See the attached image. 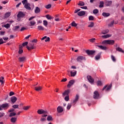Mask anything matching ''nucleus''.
I'll list each match as a JSON object with an SVG mask.
<instances>
[{
  "label": "nucleus",
  "mask_w": 124,
  "mask_h": 124,
  "mask_svg": "<svg viewBox=\"0 0 124 124\" xmlns=\"http://www.w3.org/2000/svg\"><path fill=\"white\" fill-rule=\"evenodd\" d=\"M115 43V41L113 40H107L102 42V44H108V45H113Z\"/></svg>",
  "instance_id": "nucleus-1"
},
{
  "label": "nucleus",
  "mask_w": 124,
  "mask_h": 124,
  "mask_svg": "<svg viewBox=\"0 0 124 124\" xmlns=\"http://www.w3.org/2000/svg\"><path fill=\"white\" fill-rule=\"evenodd\" d=\"M25 16H26V15L23 13V12H19L17 15V20L20 21V20H21V18H24Z\"/></svg>",
  "instance_id": "nucleus-2"
},
{
  "label": "nucleus",
  "mask_w": 124,
  "mask_h": 124,
  "mask_svg": "<svg viewBox=\"0 0 124 124\" xmlns=\"http://www.w3.org/2000/svg\"><path fill=\"white\" fill-rule=\"evenodd\" d=\"M77 61L78 62H82V61H86V58L82 56H79L78 57Z\"/></svg>",
  "instance_id": "nucleus-3"
},
{
  "label": "nucleus",
  "mask_w": 124,
  "mask_h": 124,
  "mask_svg": "<svg viewBox=\"0 0 124 124\" xmlns=\"http://www.w3.org/2000/svg\"><path fill=\"white\" fill-rule=\"evenodd\" d=\"M93 97L94 99H98L99 98V93L97 91H95L93 93Z\"/></svg>",
  "instance_id": "nucleus-4"
},
{
  "label": "nucleus",
  "mask_w": 124,
  "mask_h": 124,
  "mask_svg": "<svg viewBox=\"0 0 124 124\" xmlns=\"http://www.w3.org/2000/svg\"><path fill=\"white\" fill-rule=\"evenodd\" d=\"M9 104L8 103H4L2 104L1 105H0V109H1V108H6L7 109L9 108L10 107Z\"/></svg>",
  "instance_id": "nucleus-5"
},
{
  "label": "nucleus",
  "mask_w": 124,
  "mask_h": 124,
  "mask_svg": "<svg viewBox=\"0 0 124 124\" xmlns=\"http://www.w3.org/2000/svg\"><path fill=\"white\" fill-rule=\"evenodd\" d=\"M86 53L88 55V56H92L95 53V50H86Z\"/></svg>",
  "instance_id": "nucleus-6"
},
{
  "label": "nucleus",
  "mask_w": 124,
  "mask_h": 124,
  "mask_svg": "<svg viewBox=\"0 0 124 124\" xmlns=\"http://www.w3.org/2000/svg\"><path fill=\"white\" fill-rule=\"evenodd\" d=\"M78 99H79V95L77 94L76 95L75 99L72 102V104H73L74 105H75V104L77 103Z\"/></svg>",
  "instance_id": "nucleus-7"
},
{
  "label": "nucleus",
  "mask_w": 124,
  "mask_h": 124,
  "mask_svg": "<svg viewBox=\"0 0 124 124\" xmlns=\"http://www.w3.org/2000/svg\"><path fill=\"white\" fill-rule=\"evenodd\" d=\"M17 101V98L16 96L11 97V102L12 104H14Z\"/></svg>",
  "instance_id": "nucleus-8"
},
{
  "label": "nucleus",
  "mask_w": 124,
  "mask_h": 124,
  "mask_svg": "<svg viewBox=\"0 0 124 124\" xmlns=\"http://www.w3.org/2000/svg\"><path fill=\"white\" fill-rule=\"evenodd\" d=\"M24 7L26 8V9H27V10H31V4L29 3H26L24 5Z\"/></svg>",
  "instance_id": "nucleus-9"
},
{
  "label": "nucleus",
  "mask_w": 124,
  "mask_h": 124,
  "mask_svg": "<svg viewBox=\"0 0 124 124\" xmlns=\"http://www.w3.org/2000/svg\"><path fill=\"white\" fill-rule=\"evenodd\" d=\"M70 93V90H65L62 94V96H65V95H68Z\"/></svg>",
  "instance_id": "nucleus-10"
},
{
  "label": "nucleus",
  "mask_w": 124,
  "mask_h": 124,
  "mask_svg": "<svg viewBox=\"0 0 124 124\" xmlns=\"http://www.w3.org/2000/svg\"><path fill=\"white\" fill-rule=\"evenodd\" d=\"M75 81L74 79H72L69 81V83L68 84L67 87V88H70V87H71L72 86V85H73V84H74L75 83Z\"/></svg>",
  "instance_id": "nucleus-11"
},
{
  "label": "nucleus",
  "mask_w": 124,
  "mask_h": 124,
  "mask_svg": "<svg viewBox=\"0 0 124 124\" xmlns=\"http://www.w3.org/2000/svg\"><path fill=\"white\" fill-rule=\"evenodd\" d=\"M87 78L90 83H93V82L94 81L93 78L91 76H88Z\"/></svg>",
  "instance_id": "nucleus-12"
},
{
  "label": "nucleus",
  "mask_w": 124,
  "mask_h": 124,
  "mask_svg": "<svg viewBox=\"0 0 124 124\" xmlns=\"http://www.w3.org/2000/svg\"><path fill=\"white\" fill-rule=\"evenodd\" d=\"M37 113L39 114V115H41L42 114H45L46 113V111L43 109H39L37 111Z\"/></svg>",
  "instance_id": "nucleus-13"
},
{
  "label": "nucleus",
  "mask_w": 124,
  "mask_h": 124,
  "mask_svg": "<svg viewBox=\"0 0 124 124\" xmlns=\"http://www.w3.org/2000/svg\"><path fill=\"white\" fill-rule=\"evenodd\" d=\"M105 4L107 6H111V5H112V1H106L105 2Z\"/></svg>",
  "instance_id": "nucleus-14"
},
{
  "label": "nucleus",
  "mask_w": 124,
  "mask_h": 124,
  "mask_svg": "<svg viewBox=\"0 0 124 124\" xmlns=\"http://www.w3.org/2000/svg\"><path fill=\"white\" fill-rule=\"evenodd\" d=\"M86 15V12L84 11H80L78 13V16H84Z\"/></svg>",
  "instance_id": "nucleus-15"
},
{
  "label": "nucleus",
  "mask_w": 124,
  "mask_h": 124,
  "mask_svg": "<svg viewBox=\"0 0 124 124\" xmlns=\"http://www.w3.org/2000/svg\"><path fill=\"white\" fill-rule=\"evenodd\" d=\"M18 61L19 62H25V61H26V57H19Z\"/></svg>",
  "instance_id": "nucleus-16"
},
{
  "label": "nucleus",
  "mask_w": 124,
  "mask_h": 124,
  "mask_svg": "<svg viewBox=\"0 0 124 124\" xmlns=\"http://www.w3.org/2000/svg\"><path fill=\"white\" fill-rule=\"evenodd\" d=\"M44 39H45V42H49L50 41V38L49 37L47 38V36H45L42 38V40H44Z\"/></svg>",
  "instance_id": "nucleus-17"
},
{
  "label": "nucleus",
  "mask_w": 124,
  "mask_h": 124,
  "mask_svg": "<svg viewBox=\"0 0 124 124\" xmlns=\"http://www.w3.org/2000/svg\"><path fill=\"white\" fill-rule=\"evenodd\" d=\"M116 50L118 52H120V53H123V54H124V50H123V49L120 47H116Z\"/></svg>",
  "instance_id": "nucleus-18"
},
{
  "label": "nucleus",
  "mask_w": 124,
  "mask_h": 124,
  "mask_svg": "<svg viewBox=\"0 0 124 124\" xmlns=\"http://www.w3.org/2000/svg\"><path fill=\"white\" fill-rule=\"evenodd\" d=\"M101 56V52H100L98 54V55H96L95 57V59L96 61H98L99 59H100V56Z\"/></svg>",
  "instance_id": "nucleus-19"
},
{
  "label": "nucleus",
  "mask_w": 124,
  "mask_h": 124,
  "mask_svg": "<svg viewBox=\"0 0 124 124\" xmlns=\"http://www.w3.org/2000/svg\"><path fill=\"white\" fill-rule=\"evenodd\" d=\"M34 12L36 13V14H38V13L40 12V8H39L38 7H36Z\"/></svg>",
  "instance_id": "nucleus-20"
},
{
  "label": "nucleus",
  "mask_w": 124,
  "mask_h": 124,
  "mask_svg": "<svg viewBox=\"0 0 124 124\" xmlns=\"http://www.w3.org/2000/svg\"><path fill=\"white\" fill-rule=\"evenodd\" d=\"M101 50H107V47L106 46H97Z\"/></svg>",
  "instance_id": "nucleus-21"
},
{
  "label": "nucleus",
  "mask_w": 124,
  "mask_h": 124,
  "mask_svg": "<svg viewBox=\"0 0 124 124\" xmlns=\"http://www.w3.org/2000/svg\"><path fill=\"white\" fill-rule=\"evenodd\" d=\"M19 28L20 26H15L13 28V31H18V30H19Z\"/></svg>",
  "instance_id": "nucleus-22"
},
{
  "label": "nucleus",
  "mask_w": 124,
  "mask_h": 124,
  "mask_svg": "<svg viewBox=\"0 0 124 124\" xmlns=\"http://www.w3.org/2000/svg\"><path fill=\"white\" fill-rule=\"evenodd\" d=\"M42 90V87L41 86L39 87H35V90L37 92H39V91H41Z\"/></svg>",
  "instance_id": "nucleus-23"
},
{
  "label": "nucleus",
  "mask_w": 124,
  "mask_h": 124,
  "mask_svg": "<svg viewBox=\"0 0 124 124\" xmlns=\"http://www.w3.org/2000/svg\"><path fill=\"white\" fill-rule=\"evenodd\" d=\"M70 73H71V76L72 77H74V76H75V75H76V74H77V71H74V72L71 71Z\"/></svg>",
  "instance_id": "nucleus-24"
},
{
  "label": "nucleus",
  "mask_w": 124,
  "mask_h": 124,
  "mask_svg": "<svg viewBox=\"0 0 124 124\" xmlns=\"http://www.w3.org/2000/svg\"><path fill=\"white\" fill-rule=\"evenodd\" d=\"M102 16L104 17H109V16H110V13H103Z\"/></svg>",
  "instance_id": "nucleus-25"
},
{
  "label": "nucleus",
  "mask_w": 124,
  "mask_h": 124,
  "mask_svg": "<svg viewBox=\"0 0 124 124\" xmlns=\"http://www.w3.org/2000/svg\"><path fill=\"white\" fill-rule=\"evenodd\" d=\"M109 32V30L108 29H105L104 30H103L102 31V34H106V33H108Z\"/></svg>",
  "instance_id": "nucleus-26"
},
{
  "label": "nucleus",
  "mask_w": 124,
  "mask_h": 124,
  "mask_svg": "<svg viewBox=\"0 0 124 124\" xmlns=\"http://www.w3.org/2000/svg\"><path fill=\"white\" fill-rule=\"evenodd\" d=\"M26 48L27 49H28L29 51H31V50H33V49H35V47H34V46H27Z\"/></svg>",
  "instance_id": "nucleus-27"
},
{
  "label": "nucleus",
  "mask_w": 124,
  "mask_h": 124,
  "mask_svg": "<svg viewBox=\"0 0 124 124\" xmlns=\"http://www.w3.org/2000/svg\"><path fill=\"white\" fill-rule=\"evenodd\" d=\"M30 27L34 26V25H35V24H36L35 21H34V20L31 21L30 22Z\"/></svg>",
  "instance_id": "nucleus-28"
},
{
  "label": "nucleus",
  "mask_w": 124,
  "mask_h": 124,
  "mask_svg": "<svg viewBox=\"0 0 124 124\" xmlns=\"http://www.w3.org/2000/svg\"><path fill=\"white\" fill-rule=\"evenodd\" d=\"M53 117H52V116L51 115H48L47 116V121H48V122H50L51 121H53Z\"/></svg>",
  "instance_id": "nucleus-29"
},
{
  "label": "nucleus",
  "mask_w": 124,
  "mask_h": 124,
  "mask_svg": "<svg viewBox=\"0 0 124 124\" xmlns=\"http://www.w3.org/2000/svg\"><path fill=\"white\" fill-rule=\"evenodd\" d=\"M37 30L38 31H44V27L41 26H38L37 27Z\"/></svg>",
  "instance_id": "nucleus-30"
},
{
  "label": "nucleus",
  "mask_w": 124,
  "mask_h": 124,
  "mask_svg": "<svg viewBox=\"0 0 124 124\" xmlns=\"http://www.w3.org/2000/svg\"><path fill=\"white\" fill-rule=\"evenodd\" d=\"M111 36H112L111 35L107 34L102 36V37H103V38H108V37H111Z\"/></svg>",
  "instance_id": "nucleus-31"
},
{
  "label": "nucleus",
  "mask_w": 124,
  "mask_h": 124,
  "mask_svg": "<svg viewBox=\"0 0 124 124\" xmlns=\"http://www.w3.org/2000/svg\"><path fill=\"white\" fill-rule=\"evenodd\" d=\"M104 6V2H103V1H100L99 7H100V8H102V7H103Z\"/></svg>",
  "instance_id": "nucleus-32"
},
{
  "label": "nucleus",
  "mask_w": 124,
  "mask_h": 124,
  "mask_svg": "<svg viewBox=\"0 0 124 124\" xmlns=\"http://www.w3.org/2000/svg\"><path fill=\"white\" fill-rule=\"evenodd\" d=\"M114 24H115V21L112 20L109 24H108V27H113Z\"/></svg>",
  "instance_id": "nucleus-33"
},
{
  "label": "nucleus",
  "mask_w": 124,
  "mask_h": 124,
  "mask_svg": "<svg viewBox=\"0 0 124 124\" xmlns=\"http://www.w3.org/2000/svg\"><path fill=\"white\" fill-rule=\"evenodd\" d=\"M46 17L48 20H51V19H53V18L51 16H50V15H46Z\"/></svg>",
  "instance_id": "nucleus-34"
},
{
  "label": "nucleus",
  "mask_w": 124,
  "mask_h": 124,
  "mask_svg": "<svg viewBox=\"0 0 124 124\" xmlns=\"http://www.w3.org/2000/svg\"><path fill=\"white\" fill-rule=\"evenodd\" d=\"M16 121H17V118H16L12 117L11 119V122L12 123H16Z\"/></svg>",
  "instance_id": "nucleus-35"
},
{
  "label": "nucleus",
  "mask_w": 124,
  "mask_h": 124,
  "mask_svg": "<svg viewBox=\"0 0 124 124\" xmlns=\"http://www.w3.org/2000/svg\"><path fill=\"white\" fill-rule=\"evenodd\" d=\"M4 79V78L2 77L0 78V83H1V85H2V84H4V81H3Z\"/></svg>",
  "instance_id": "nucleus-36"
},
{
  "label": "nucleus",
  "mask_w": 124,
  "mask_h": 124,
  "mask_svg": "<svg viewBox=\"0 0 124 124\" xmlns=\"http://www.w3.org/2000/svg\"><path fill=\"white\" fill-rule=\"evenodd\" d=\"M78 5H79V6H84V5H85V3H84V2L79 1V3L78 4Z\"/></svg>",
  "instance_id": "nucleus-37"
},
{
  "label": "nucleus",
  "mask_w": 124,
  "mask_h": 124,
  "mask_svg": "<svg viewBox=\"0 0 124 124\" xmlns=\"http://www.w3.org/2000/svg\"><path fill=\"white\" fill-rule=\"evenodd\" d=\"M89 21H93V20H94V17H93V16H90L89 17Z\"/></svg>",
  "instance_id": "nucleus-38"
},
{
  "label": "nucleus",
  "mask_w": 124,
  "mask_h": 124,
  "mask_svg": "<svg viewBox=\"0 0 124 124\" xmlns=\"http://www.w3.org/2000/svg\"><path fill=\"white\" fill-rule=\"evenodd\" d=\"M13 108L14 109H19V105H14L12 106Z\"/></svg>",
  "instance_id": "nucleus-39"
},
{
  "label": "nucleus",
  "mask_w": 124,
  "mask_h": 124,
  "mask_svg": "<svg viewBox=\"0 0 124 124\" xmlns=\"http://www.w3.org/2000/svg\"><path fill=\"white\" fill-rule=\"evenodd\" d=\"M72 27H77V24L75 23V21H73L71 23Z\"/></svg>",
  "instance_id": "nucleus-40"
},
{
  "label": "nucleus",
  "mask_w": 124,
  "mask_h": 124,
  "mask_svg": "<svg viewBox=\"0 0 124 124\" xmlns=\"http://www.w3.org/2000/svg\"><path fill=\"white\" fill-rule=\"evenodd\" d=\"M4 28H6V29H9V28H10V24H9V23H7L4 25Z\"/></svg>",
  "instance_id": "nucleus-41"
},
{
  "label": "nucleus",
  "mask_w": 124,
  "mask_h": 124,
  "mask_svg": "<svg viewBox=\"0 0 124 124\" xmlns=\"http://www.w3.org/2000/svg\"><path fill=\"white\" fill-rule=\"evenodd\" d=\"M94 26V23L93 22H91L90 24L88 26V28H93Z\"/></svg>",
  "instance_id": "nucleus-42"
},
{
  "label": "nucleus",
  "mask_w": 124,
  "mask_h": 124,
  "mask_svg": "<svg viewBox=\"0 0 124 124\" xmlns=\"http://www.w3.org/2000/svg\"><path fill=\"white\" fill-rule=\"evenodd\" d=\"M111 59L114 62H116V58L113 55H111Z\"/></svg>",
  "instance_id": "nucleus-43"
},
{
  "label": "nucleus",
  "mask_w": 124,
  "mask_h": 124,
  "mask_svg": "<svg viewBox=\"0 0 124 124\" xmlns=\"http://www.w3.org/2000/svg\"><path fill=\"white\" fill-rule=\"evenodd\" d=\"M10 16V13L8 12L5 14V18H8Z\"/></svg>",
  "instance_id": "nucleus-44"
},
{
  "label": "nucleus",
  "mask_w": 124,
  "mask_h": 124,
  "mask_svg": "<svg viewBox=\"0 0 124 124\" xmlns=\"http://www.w3.org/2000/svg\"><path fill=\"white\" fill-rule=\"evenodd\" d=\"M45 7L46 8V9H49V8H51V7H52V5H51V4H49L46 5Z\"/></svg>",
  "instance_id": "nucleus-45"
},
{
  "label": "nucleus",
  "mask_w": 124,
  "mask_h": 124,
  "mask_svg": "<svg viewBox=\"0 0 124 124\" xmlns=\"http://www.w3.org/2000/svg\"><path fill=\"white\" fill-rule=\"evenodd\" d=\"M112 87V82H111L110 84L108 86V87L106 89V91H109L110 89H111Z\"/></svg>",
  "instance_id": "nucleus-46"
},
{
  "label": "nucleus",
  "mask_w": 124,
  "mask_h": 124,
  "mask_svg": "<svg viewBox=\"0 0 124 124\" xmlns=\"http://www.w3.org/2000/svg\"><path fill=\"white\" fill-rule=\"evenodd\" d=\"M64 100L65 101H68L69 100V95H67L64 97Z\"/></svg>",
  "instance_id": "nucleus-47"
},
{
  "label": "nucleus",
  "mask_w": 124,
  "mask_h": 124,
  "mask_svg": "<svg viewBox=\"0 0 124 124\" xmlns=\"http://www.w3.org/2000/svg\"><path fill=\"white\" fill-rule=\"evenodd\" d=\"M89 40L90 41V42H92V43H93L95 42V38L90 39Z\"/></svg>",
  "instance_id": "nucleus-48"
},
{
  "label": "nucleus",
  "mask_w": 124,
  "mask_h": 124,
  "mask_svg": "<svg viewBox=\"0 0 124 124\" xmlns=\"http://www.w3.org/2000/svg\"><path fill=\"white\" fill-rule=\"evenodd\" d=\"M93 14H97L98 13V10L97 9H94L93 10Z\"/></svg>",
  "instance_id": "nucleus-49"
},
{
  "label": "nucleus",
  "mask_w": 124,
  "mask_h": 124,
  "mask_svg": "<svg viewBox=\"0 0 124 124\" xmlns=\"http://www.w3.org/2000/svg\"><path fill=\"white\" fill-rule=\"evenodd\" d=\"M43 23L44 26H45V27H46L47 25H48V22L47 20H44Z\"/></svg>",
  "instance_id": "nucleus-50"
},
{
  "label": "nucleus",
  "mask_w": 124,
  "mask_h": 124,
  "mask_svg": "<svg viewBox=\"0 0 124 124\" xmlns=\"http://www.w3.org/2000/svg\"><path fill=\"white\" fill-rule=\"evenodd\" d=\"M16 113L15 112H11L10 113L9 117H13V116H16Z\"/></svg>",
  "instance_id": "nucleus-51"
},
{
  "label": "nucleus",
  "mask_w": 124,
  "mask_h": 124,
  "mask_svg": "<svg viewBox=\"0 0 124 124\" xmlns=\"http://www.w3.org/2000/svg\"><path fill=\"white\" fill-rule=\"evenodd\" d=\"M72 106L71 104H68L67 106V109H70L71 108V107Z\"/></svg>",
  "instance_id": "nucleus-52"
},
{
  "label": "nucleus",
  "mask_w": 124,
  "mask_h": 124,
  "mask_svg": "<svg viewBox=\"0 0 124 124\" xmlns=\"http://www.w3.org/2000/svg\"><path fill=\"white\" fill-rule=\"evenodd\" d=\"M97 86H101L102 85V82L100 80H99L97 82Z\"/></svg>",
  "instance_id": "nucleus-53"
},
{
  "label": "nucleus",
  "mask_w": 124,
  "mask_h": 124,
  "mask_svg": "<svg viewBox=\"0 0 124 124\" xmlns=\"http://www.w3.org/2000/svg\"><path fill=\"white\" fill-rule=\"evenodd\" d=\"M30 108H32L31 106H27L24 107L23 109H30Z\"/></svg>",
  "instance_id": "nucleus-54"
},
{
  "label": "nucleus",
  "mask_w": 124,
  "mask_h": 124,
  "mask_svg": "<svg viewBox=\"0 0 124 124\" xmlns=\"http://www.w3.org/2000/svg\"><path fill=\"white\" fill-rule=\"evenodd\" d=\"M57 112L58 113H62V112H63V109H57Z\"/></svg>",
  "instance_id": "nucleus-55"
},
{
  "label": "nucleus",
  "mask_w": 124,
  "mask_h": 124,
  "mask_svg": "<svg viewBox=\"0 0 124 124\" xmlns=\"http://www.w3.org/2000/svg\"><path fill=\"white\" fill-rule=\"evenodd\" d=\"M29 44V43L28 42H24L22 44V46L23 47H25V46H27Z\"/></svg>",
  "instance_id": "nucleus-56"
},
{
  "label": "nucleus",
  "mask_w": 124,
  "mask_h": 124,
  "mask_svg": "<svg viewBox=\"0 0 124 124\" xmlns=\"http://www.w3.org/2000/svg\"><path fill=\"white\" fill-rule=\"evenodd\" d=\"M22 2L23 5L26 4V3H28V0H23L22 1Z\"/></svg>",
  "instance_id": "nucleus-57"
},
{
  "label": "nucleus",
  "mask_w": 124,
  "mask_h": 124,
  "mask_svg": "<svg viewBox=\"0 0 124 124\" xmlns=\"http://www.w3.org/2000/svg\"><path fill=\"white\" fill-rule=\"evenodd\" d=\"M3 43H5V42H3V40H2V38H0V45L1 44H3Z\"/></svg>",
  "instance_id": "nucleus-58"
},
{
  "label": "nucleus",
  "mask_w": 124,
  "mask_h": 124,
  "mask_svg": "<svg viewBox=\"0 0 124 124\" xmlns=\"http://www.w3.org/2000/svg\"><path fill=\"white\" fill-rule=\"evenodd\" d=\"M9 95L10 96H12V95H14V92H10Z\"/></svg>",
  "instance_id": "nucleus-59"
},
{
  "label": "nucleus",
  "mask_w": 124,
  "mask_h": 124,
  "mask_svg": "<svg viewBox=\"0 0 124 124\" xmlns=\"http://www.w3.org/2000/svg\"><path fill=\"white\" fill-rule=\"evenodd\" d=\"M35 18V16H31L29 19V21H31L33 19H34Z\"/></svg>",
  "instance_id": "nucleus-60"
},
{
  "label": "nucleus",
  "mask_w": 124,
  "mask_h": 124,
  "mask_svg": "<svg viewBox=\"0 0 124 124\" xmlns=\"http://www.w3.org/2000/svg\"><path fill=\"white\" fill-rule=\"evenodd\" d=\"M81 11V9H77V10H76L74 12V13H78V12H79V11Z\"/></svg>",
  "instance_id": "nucleus-61"
},
{
  "label": "nucleus",
  "mask_w": 124,
  "mask_h": 124,
  "mask_svg": "<svg viewBox=\"0 0 124 124\" xmlns=\"http://www.w3.org/2000/svg\"><path fill=\"white\" fill-rule=\"evenodd\" d=\"M67 81V79L66 78H63L61 80V82H66Z\"/></svg>",
  "instance_id": "nucleus-62"
},
{
  "label": "nucleus",
  "mask_w": 124,
  "mask_h": 124,
  "mask_svg": "<svg viewBox=\"0 0 124 124\" xmlns=\"http://www.w3.org/2000/svg\"><path fill=\"white\" fill-rule=\"evenodd\" d=\"M4 116V113H0V118H1Z\"/></svg>",
  "instance_id": "nucleus-63"
},
{
  "label": "nucleus",
  "mask_w": 124,
  "mask_h": 124,
  "mask_svg": "<svg viewBox=\"0 0 124 124\" xmlns=\"http://www.w3.org/2000/svg\"><path fill=\"white\" fill-rule=\"evenodd\" d=\"M18 53L19 54H22V53H23L22 49H19Z\"/></svg>",
  "instance_id": "nucleus-64"
}]
</instances>
